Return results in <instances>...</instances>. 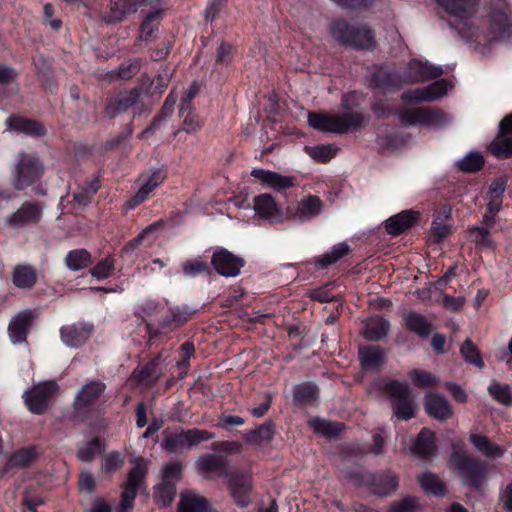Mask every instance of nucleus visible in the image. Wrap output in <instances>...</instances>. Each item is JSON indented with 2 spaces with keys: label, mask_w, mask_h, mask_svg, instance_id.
Instances as JSON below:
<instances>
[{
  "label": "nucleus",
  "mask_w": 512,
  "mask_h": 512,
  "mask_svg": "<svg viewBox=\"0 0 512 512\" xmlns=\"http://www.w3.org/2000/svg\"><path fill=\"white\" fill-rule=\"evenodd\" d=\"M355 94L344 95L342 98V107L350 110L352 107L348 104L349 98ZM369 117L362 112L345 111L335 115L320 114L309 112V125L321 132H330L335 134H347L356 129L365 126Z\"/></svg>",
  "instance_id": "1"
},
{
  "label": "nucleus",
  "mask_w": 512,
  "mask_h": 512,
  "mask_svg": "<svg viewBox=\"0 0 512 512\" xmlns=\"http://www.w3.org/2000/svg\"><path fill=\"white\" fill-rule=\"evenodd\" d=\"M373 388L387 398L397 420L409 421L416 416L418 405L406 381L380 379L373 383Z\"/></svg>",
  "instance_id": "2"
},
{
  "label": "nucleus",
  "mask_w": 512,
  "mask_h": 512,
  "mask_svg": "<svg viewBox=\"0 0 512 512\" xmlns=\"http://www.w3.org/2000/svg\"><path fill=\"white\" fill-rule=\"evenodd\" d=\"M160 448L169 454H180L190 450L201 442L214 438V434L197 428L180 429L178 431L164 430Z\"/></svg>",
  "instance_id": "3"
},
{
  "label": "nucleus",
  "mask_w": 512,
  "mask_h": 512,
  "mask_svg": "<svg viewBox=\"0 0 512 512\" xmlns=\"http://www.w3.org/2000/svg\"><path fill=\"white\" fill-rule=\"evenodd\" d=\"M43 173L44 164L39 156L36 153L21 151L18 154V160L12 171V185L18 191L24 190L38 181Z\"/></svg>",
  "instance_id": "4"
},
{
  "label": "nucleus",
  "mask_w": 512,
  "mask_h": 512,
  "mask_svg": "<svg viewBox=\"0 0 512 512\" xmlns=\"http://www.w3.org/2000/svg\"><path fill=\"white\" fill-rule=\"evenodd\" d=\"M134 466L129 470L127 481L123 484L121 500L119 503L118 512H132L134 507V500L141 485L144 483L146 474V464L141 457L135 458Z\"/></svg>",
  "instance_id": "5"
},
{
  "label": "nucleus",
  "mask_w": 512,
  "mask_h": 512,
  "mask_svg": "<svg viewBox=\"0 0 512 512\" xmlns=\"http://www.w3.org/2000/svg\"><path fill=\"white\" fill-rule=\"evenodd\" d=\"M454 462L464 485L474 489H479L482 486L488 473V467L484 461L476 460L465 454H458L454 456Z\"/></svg>",
  "instance_id": "6"
},
{
  "label": "nucleus",
  "mask_w": 512,
  "mask_h": 512,
  "mask_svg": "<svg viewBox=\"0 0 512 512\" xmlns=\"http://www.w3.org/2000/svg\"><path fill=\"white\" fill-rule=\"evenodd\" d=\"M356 477L360 485L367 486L371 493L381 497L391 495L399 487V477L392 470L364 472Z\"/></svg>",
  "instance_id": "7"
},
{
  "label": "nucleus",
  "mask_w": 512,
  "mask_h": 512,
  "mask_svg": "<svg viewBox=\"0 0 512 512\" xmlns=\"http://www.w3.org/2000/svg\"><path fill=\"white\" fill-rule=\"evenodd\" d=\"M397 115L404 126L436 127L446 121V115L442 110L431 107L401 109Z\"/></svg>",
  "instance_id": "8"
},
{
  "label": "nucleus",
  "mask_w": 512,
  "mask_h": 512,
  "mask_svg": "<svg viewBox=\"0 0 512 512\" xmlns=\"http://www.w3.org/2000/svg\"><path fill=\"white\" fill-rule=\"evenodd\" d=\"M58 385L54 381L40 382L24 391L23 399L28 410L36 415L44 414L53 395L57 392Z\"/></svg>",
  "instance_id": "9"
},
{
  "label": "nucleus",
  "mask_w": 512,
  "mask_h": 512,
  "mask_svg": "<svg viewBox=\"0 0 512 512\" xmlns=\"http://www.w3.org/2000/svg\"><path fill=\"white\" fill-rule=\"evenodd\" d=\"M245 260L233 254L224 247H216L211 257V265L214 270L223 277L233 278L241 273L245 266Z\"/></svg>",
  "instance_id": "10"
},
{
  "label": "nucleus",
  "mask_w": 512,
  "mask_h": 512,
  "mask_svg": "<svg viewBox=\"0 0 512 512\" xmlns=\"http://www.w3.org/2000/svg\"><path fill=\"white\" fill-rule=\"evenodd\" d=\"M197 310L192 307L183 305L168 306L164 310L163 315L157 320L159 333L162 331H173L190 321Z\"/></svg>",
  "instance_id": "11"
},
{
  "label": "nucleus",
  "mask_w": 512,
  "mask_h": 512,
  "mask_svg": "<svg viewBox=\"0 0 512 512\" xmlns=\"http://www.w3.org/2000/svg\"><path fill=\"white\" fill-rule=\"evenodd\" d=\"M371 86L383 93L398 90L405 83L403 77L389 66H373L370 69Z\"/></svg>",
  "instance_id": "12"
},
{
  "label": "nucleus",
  "mask_w": 512,
  "mask_h": 512,
  "mask_svg": "<svg viewBox=\"0 0 512 512\" xmlns=\"http://www.w3.org/2000/svg\"><path fill=\"white\" fill-rule=\"evenodd\" d=\"M43 209L44 206L40 202L25 201L7 217L6 222L14 228L37 225L42 220Z\"/></svg>",
  "instance_id": "13"
},
{
  "label": "nucleus",
  "mask_w": 512,
  "mask_h": 512,
  "mask_svg": "<svg viewBox=\"0 0 512 512\" xmlns=\"http://www.w3.org/2000/svg\"><path fill=\"white\" fill-rule=\"evenodd\" d=\"M140 96L141 89L138 87L123 90L109 96L105 105L106 116L108 118H114L117 115L126 112L129 108L138 103Z\"/></svg>",
  "instance_id": "14"
},
{
  "label": "nucleus",
  "mask_w": 512,
  "mask_h": 512,
  "mask_svg": "<svg viewBox=\"0 0 512 512\" xmlns=\"http://www.w3.org/2000/svg\"><path fill=\"white\" fill-rule=\"evenodd\" d=\"M488 150L497 159L512 157V114L500 121L498 136L490 143Z\"/></svg>",
  "instance_id": "15"
},
{
  "label": "nucleus",
  "mask_w": 512,
  "mask_h": 512,
  "mask_svg": "<svg viewBox=\"0 0 512 512\" xmlns=\"http://www.w3.org/2000/svg\"><path fill=\"white\" fill-rule=\"evenodd\" d=\"M167 301H157L154 299H145L138 305L135 316L141 319L146 325V330L151 336L159 334L157 320L163 315Z\"/></svg>",
  "instance_id": "16"
},
{
  "label": "nucleus",
  "mask_w": 512,
  "mask_h": 512,
  "mask_svg": "<svg viewBox=\"0 0 512 512\" xmlns=\"http://www.w3.org/2000/svg\"><path fill=\"white\" fill-rule=\"evenodd\" d=\"M93 332L94 325L84 321L67 324L60 328L61 340L71 348L83 346L90 339Z\"/></svg>",
  "instance_id": "17"
},
{
  "label": "nucleus",
  "mask_w": 512,
  "mask_h": 512,
  "mask_svg": "<svg viewBox=\"0 0 512 512\" xmlns=\"http://www.w3.org/2000/svg\"><path fill=\"white\" fill-rule=\"evenodd\" d=\"M447 88V81L445 79H439L426 87L403 92L401 99L409 102H431L446 95Z\"/></svg>",
  "instance_id": "18"
},
{
  "label": "nucleus",
  "mask_w": 512,
  "mask_h": 512,
  "mask_svg": "<svg viewBox=\"0 0 512 512\" xmlns=\"http://www.w3.org/2000/svg\"><path fill=\"white\" fill-rule=\"evenodd\" d=\"M33 320L34 313L30 309L22 310L11 318L8 334L13 344H21L26 341Z\"/></svg>",
  "instance_id": "19"
},
{
  "label": "nucleus",
  "mask_w": 512,
  "mask_h": 512,
  "mask_svg": "<svg viewBox=\"0 0 512 512\" xmlns=\"http://www.w3.org/2000/svg\"><path fill=\"white\" fill-rule=\"evenodd\" d=\"M231 495L240 507L248 506L252 489L251 476L246 472H233L228 478Z\"/></svg>",
  "instance_id": "20"
},
{
  "label": "nucleus",
  "mask_w": 512,
  "mask_h": 512,
  "mask_svg": "<svg viewBox=\"0 0 512 512\" xmlns=\"http://www.w3.org/2000/svg\"><path fill=\"white\" fill-rule=\"evenodd\" d=\"M253 209L257 216L271 224L283 221L282 211L270 194L255 196Z\"/></svg>",
  "instance_id": "21"
},
{
  "label": "nucleus",
  "mask_w": 512,
  "mask_h": 512,
  "mask_svg": "<svg viewBox=\"0 0 512 512\" xmlns=\"http://www.w3.org/2000/svg\"><path fill=\"white\" fill-rule=\"evenodd\" d=\"M512 19L506 11L494 9L490 14L489 34L493 41H502L510 37Z\"/></svg>",
  "instance_id": "22"
},
{
  "label": "nucleus",
  "mask_w": 512,
  "mask_h": 512,
  "mask_svg": "<svg viewBox=\"0 0 512 512\" xmlns=\"http://www.w3.org/2000/svg\"><path fill=\"white\" fill-rule=\"evenodd\" d=\"M437 2L450 15L467 20L476 15L481 0H437Z\"/></svg>",
  "instance_id": "23"
},
{
  "label": "nucleus",
  "mask_w": 512,
  "mask_h": 512,
  "mask_svg": "<svg viewBox=\"0 0 512 512\" xmlns=\"http://www.w3.org/2000/svg\"><path fill=\"white\" fill-rule=\"evenodd\" d=\"M251 175L261 181L264 185L269 186L278 192L291 188L296 183V178L294 176H286L271 170H264L260 168L253 169L251 171Z\"/></svg>",
  "instance_id": "24"
},
{
  "label": "nucleus",
  "mask_w": 512,
  "mask_h": 512,
  "mask_svg": "<svg viewBox=\"0 0 512 512\" xmlns=\"http://www.w3.org/2000/svg\"><path fill=\"white\" fill-rule=\"evenodd\" d=\"M469 442L477 452L487 459L502 458L507 451L504 446L492 442L486 435L480 433H470Z\"/></svg>",
  "instance_id": "25"
},
{
  "label": "nucleus",
  "mask_w": 512,
  "mask_h": 512,
  "mask_svg": "<svg viewBox=\"0 0 512 512\" xmlns=\"http://www.w3.org/2000/svg\"><path fill=\"white\" fill-rule=\"evenodd\" d=\"M424 407L429 416L441 422L448 420L453 415L449 401L439 394H427L424 398Z\"/></svg>",
  "instance_id": "26"
},
{
  "label": "nucleus",
  "mask_w": 512,
  "mask_h": 512,
  "mask_svg": "<svg viewBox=\"0 0 512 512\" xmlns=\"http://www.w3.org/2000/svg\"><path fill=\"white\" fill-rule=\"evenodd\" d=\"M229 460L218 454H205L196 460L197 468L201 472L214 473L218 477H228L231 473L228 472L227 467Z\"/></svg>",
  "instance_id": "27"
},
{
  "label": "nucleus",
  "mask_w": 512,
  "mask_h": 512,
  "mask_svg": "<svg viewBox=\"0 0 512 512\" xmlns=\"http://www.w3.org/2000/svg\"><path fill=\"white\" fill-rule=\"evenodd\" d=\"M106 389L102 381H91L82 386L75 397V408L84 409L92 406Z\"/></svg>",
  "instance_id": "28"
},
{
  "label": "nucleus",
  "mask_w": 512,
  "mask_h": 512,
  "mask_svg": "<svg viewBox=\"0 0 512 512\" xmlns=\"http://www.w3.org/2000/svg\"><path fill=\"white\" fill-rule=\"evenodd\" d=\"M419 218V212L414 210H404L391 216L386 220V232L392 236H397L405 230L412 227Z\"/></svg>",
  "instance_id": "29"
},
{
  "label": "nucleus",
  "mask_w": 512,
  "mask_h": 512,
  "mask_svg": "<svg viewBox=\"0 0 512 512\" xmlns=\"http://www.w3.org/2000/svg\"><path fill=\"white\" fill-rule=\"evenodd\" d=\"M406 329L419 336L420 338H428L433 331V324L426 316L415 312L405 311L402 315Z\"/></svg>",
  "instance_id": "30"
},
{
  "label": "nucleus",
  "mask_w": 512,
  "mask_h": 512,
  "mask_svg": "<svg viewBox=\"0 0 512 512\" xmlns=\"http://www.w3.org/2000/svg\"><path fill=\"white\" fill-rule=\"evenodd\" d=\"M144 0H119L110 7V13L103 19L107 24L119 23L128 15L136 13Z\"/></svg>",
  "instance_id": "31"
},
{
  "label": "nucleus",
  "mask_w": 512,
  "mask_h": 512,
  "mask_svg": "<svg viewBox=\"0 0 512 512\" xmlns=\"http://www.w3.org/2000/svg\"><path fill=\"white\" fill-rule=\"evenodd\" d=\"M7 126L19 133L32 137H44L47 134L45 126L36 120L10 116L6 120Z\"/></svg>",
  "instance_id": "32"
},
{
  "label": "nucleus",
  "mask_w": 512,
  "mask_h": 512,
  "mask_svg": "<svg viewBox=\"0 0 512 512\" xmlns=\"http://www.w3.org/2000/svg\"><path fill=\"white\" fill-rule=\"evenodd\" d=\"M165 179V174L161 170H155L151 176L146 180H143V184L137 191V193L126 202L128 209H134L140 205L148 195L158 187Z\"/></svg>",
  "instance_id": "33"
},
{
  "label": "nucleus",
  "mask_w": 512,
  "mask_h": 512,
  "mask_svg": "<svg viewBox=\"0 0 512 512\" xmlns=\"http://www.w3.org/2000/svg\"><path fill=\"white\" fill-rule=\"evenodd\" d=\"M323 202L316 195H307L299 202L295 218L299 221H307L317 217L323 210Z\"/></svg>",
  "instance_id": "34"
},
{
  "label": "nucleus",
  "mask_w": 512,
  "mask_h": 512,
  "mask_svg": "<svg viewBox=\"0 0 512 512\" xmlns=\"http://www.w3.org/2000/svg\"><path fill=\"white\" fill-rule=\"evenodd\" d=\"M410 81L413 83L424 82L429 79H434L443 74V69L439 66H434L420 61H412L409 64Z\"/></svg>",
  "instance_id": "35"
},
{
  "label": "nucleus",
  "mask_w": 512,
  "mask_h": 512,
  "mask_svg": "<svg viewBox=\"0 0 512 512\" xmlns=\"http://www.w3.org/2000/svg\"><path fill=\"white\" fill-rule=\"evenodd\" d=\"M410 450L413 454L423 458L434 454L436 451L434 433L427 428H423L411 445Z\"/></svg>",
  "instance_id": "36"
},
{
  "label": "nucleus",
  "mask_w": 512,
  "mask_h": 512,
  "mask_svg": "<svg viewBox=\"0 0 512 512\" xmlns=\"http://www.w3.org/2000/svg\"><path fill=\"white\" fill-rule=\"evenodd\" d=\"M351 42L350 48L356 50H373L377 44L373 31L364 24H356Z\"/></svg>",
  "instance_id": "37"
},
{
  "label": "nucleus",
  "mask_w": 512,
  "mask_h": 512,
  "mask_svg": "<svg viewBox=\"0 0 512 512\" xmlns=\"http://www.w3.org/2000/svg\"><path fill=\"white\" fill-rule=\"evenodd\" d=\"M275 435V424L271 420L265 421L258 428L247 431L243 438L252 445L261 446L273 440Z\"/></svg>",
  "instance_id": "38"
},
{
  "label": "nucleus",
  "mask_w": 512,
  "mask_h": 512,
  "mask_svg": "<svg viewBox=\"0 0 512 512\" xmlns=\"http://www.w3.org/2000/svg\"><path fill=\"white\" fill-rule=\"evenodd\" d=\"M161 19V11L153 10L147 13L140 25V34L134 46L140 48L141 42L154 39V33L158 30Z\"/></svg>",
  "instance_id": "39"
},
{
  "label": "nucleus",
  "mask_w": 512,
  "mask_h": 512,
  "mask_svg": "<svg viewBox=\"0 0 512 512\" xmlns=\"http://www.w3.org/2000/svg\"><path fill=\"white\" fill-rule=\"evenodd\" d=\"M12 282L20 289H32L37 283V273L31 265L21 264L14 267Z\"/></svg>",
  "instance_id": "40"
},
{
  "label": "nucleus",
  "mask_w": 512,
  "mask_h": 512,
  "mask_svg": "<svg viewBox=\"0 0 512 512\" xmlns=\"http://www.w3.org/2000/svg\"><path fill=\"white\" fill-rule=\"evenodd\" d=\"M142 60L140 58L128 59L126 62L120 64L117 68L107 73V78L110 81L116 80H130L137 75L141 69Z\"/></svg>",
  "instance_id": "41"
},
{
  "label": "nucleus",
  "mask_w": 512,
  "mask_h": 512,
  "mask_svg": "<svg viewBox=\"0 0 512 512\" xmlns=\"http://www.w3.org/2000/svg\"><path fill=\"white\" fill-rule=\"evenodd\" d=\"M177 512H209V504L204 497L193 492H182Z\"/></svg>",
  "instance_id": "42"
},
{
  "label": "nucleus",
  "mask_w": 512,
  "mask_h": 512,
  "mask_svg": "<svg viewBox=\"0 0 512 512\" xmlns=\"http://www.w3.org/2000/svg\"><path fill=\"white\" fill-rule=\"evenodd\" d=\"M389 329L390 323L387 319L373 317L366 322L362 334L368 341H379L387 336Z\"/></svg>",
  "instance_id": "43"
},
{
  "label": "nucleus",
  "mask_w": 512,
  "mask_h": 512,
  "mask_svg": "<svg viewBox=\"0 0 512 512\" xmlns=\"http://www.w3.org/2000/svg\"><path fill=\"white\" fill-rule=\"evenodd\" d=\"M355 26L356 24H351L344 19L335 20L330 26L331 36L340 45L350 47Z\"/></svg>",
  "instance_id": "44"
},
{
  "label": "nucleus",
  "mask_w": 512,
  "mask_h": 512,
  "mask_svg": "<svg viewBox=\"0 0 512 512\" xmlns=\"http://www.w3.org/2000/svg\"><path fill=\"white\" fill-rule=\"evenodd\" d=\"M64 262L69 270L79 271L92 264V256L86 249H75L67 253Z\"/></svg>",
  "instance_id": "45"
},
{
  "label": "nucleus",
  "mask_w": 512,
  "mask_h": 512,
  "mask_svg": "<svg viewBox=\"0 0 512 512\" xmlns=\"http://www.w3.org/2000/svg\"><path fill=\"white\" fill-rule=\"evenodd\" d=\"M318 387L310 382H303L296 385L293 389V400L298 405H307L318 398Z\"/></svg>",
  "instance_id": "46"
},
{
  "label": "nucleus",
  "mask_w": 512,
  "mask_h": 512,
  "mask_svg": "<svg viewBox=\"0 0 512 512\" xmlns=\"http://www.w3.org/2000/svg\"><path fill=\"white\" fill-rule=\"evenodd\" d=\"M308 423L315 433L327 438H336L343 428V424L339 422L327 421L318 417L309 420Z\"/></svg>",
  "instance_id": "47"
},
{
  "label": "nucleus",
  "mask_w": 512,
  "mask_h": 512,
  "mask_svg": "<svg viewBox=\"0 0 512 512\" xmlns=\"http://www.w3.org/2000/svg\"><path fill=\"white\" fill-rule=\"evenodd\" d=\"M36 457L34 448L25 447L15 452L7 461L4 472H8L12 468L28 467Z\"/></svg>",
  "instance_id": "48"
},
{
  "label": "nucleus",
  "mask_w": 512,
  "mask_h": 512,
  "mask_svg": "<svg viewBox=\"0 0 512 512\" xmlns=\"http://www.w3.org/2000/svg\"><path fill=\"white\" fill-rule=\"evenodd\" d=\"M417 479L425 492L435 496L445 495V485L436 474L425 472L418 475Z\"/></svg>",
  "instance_id": "49"
},
{
  "label": "nucleus",
  "mask_w": 512,
  "mask_h": 512,
  "mask_svg": "<svg viewBox=\"0 0 512 512\" xmlns=\"http://www.w3.org/2000/svg\"><path fill=\"white\" fill-rule=\"evenodd\" d=\"M359 356L364 368H373L385 361L384 353L378 346L360 348Z\"/></svg>",
  "instance_id": "50"
},
{
  "label": "nucleus",
  "mask_w": 512,
  "mask_h": 512,
  "mask_svg": "<svg viewBox=\"0 0 512 512\" xmlns=\"http://www.w3.org/2000/svg\"><path fill=\"white\" fill-rule=\"evenodd\" d=\"M351 249L345 242L334 245L331 250L317 259V264L321 268H326L329 265L336 263L339 259L350 253Z\"/></svg>",
  "instance_id": "51"
},
{
  "label": "nucleus",
  "mask_w": 512,
  "mask_h": 512,
  "mask_svg": "<svg viewBox=\"0 0 512 512\" xmlns=\"http://www.w3.org/2000/svg\"><path fill=\"white\" fill-rule=\"evenodd\" d=\"M176 495V485L172 481H162L154 488L155 501L166 507L172 503Z\"/></svg>",
  "instance_id": "52"
},
{
  "label": "nucleus",
  "mask_w": 512,
  "mask_h": 512,
  "mask_svg": "<svg viewBox=\"0 0 512 512\" xmlns=\"http://www.w3.org/2000/svg\"><path fill=\"white\" fill-rule=\"evenodd\" d=\"M387 512H423V505L419 498L407 496L391 502Z\"/></svg>",
  "instance_id": "53"
},
{
  "label": "nucleus",
  "mask_w": 512,
  "mask_h": 512,
  "mask_svg": "<svg viewBox=\"0 0 512 512\" xmlns=\"http://www.w3.org/2000/svg\"><path fill=\"white\" fill-rule=\"evenodd\" d=\"M488 392L499 404L512 406V387L509 384H492L488 387Z\"/></svg>",
  "instance_id": "54"
},
{
  "label": "nucleus",
  "mask_w": 512,
  "mask_h": 512,
  "mask_svg": "<svg viewBox=\"0 0 512 512\" xmlns=\"http://www.w3.org/2000/svg\"><path fill=\"white\" fill-rule=\"evenodd\" d=\"M471 241L483 248H493L494 241L491 238L488 227L472 226L468 228Z\"/></svg>",
  "instance_id": "55"
},
{
  "label": "nucleus",
  "mask_w": 512,
  "mask_h": 512,
  "mask_svg": "<svg viewBox=\"0 0 512 512\" xmlns=\"http://www.w3.org/2000/svg\"><path fill=\"white\" fill-rule=\"evenodd\" d=\"M484 166V157L479 152H470L458 162L461 171L474 173Z\"/></svg>",
  "instance_id": "56"
},
{
  "label": "nucleus",
  "mask_w": 512,
  "mask_h": 512,
  "mask_svg": "<svg viewBox=\"0 0 512 512\" xmlns=\"http://www.w3.org/2000/svg\"><path fill=\"white\" fill-rule=\"evenodd\" d=\"M134 374H137V377L140 381H147L151 383H155L161 376V369L159 367V359L155 358L149 363H147L140 370H135Z\"/></svg>",
  "instance_id": "57"
},
{
  "label": "nucleus",
  "mask_w": 512,
  "mask_h": 512,
  "mask_svg": "<svg viewBox=\"0 0 512 512\" xmlns=\"http://www.w3.org/2000/svg\"><path fill=\"white\" fill-rule=\"evenodd\" d=\"M182 271L189 277H196L200 274H211L209 264L201 258L185 261L182 265Z\"/></svg>",
  "instance_id": "58"
},
{
  "label": "nucleus",
  "mask_w": 512,
  "mask_h": 512,
  "mask_svg": "<svg viewBox=\"0 0 512 512\" xmlns=\"http://www.w3.org/2000/svg\"><path fill=\"white\" fill-rule=\"evenodd\" d=\"M460 353L467 363L473 364L479 368L484 366L478 348L472 343L470 339H466L463 342L460 348Z\"/></svg>",
  "instance_id": "59"
},
{
  "label": "nucleus",
  "mask_w": 512,
  "mask_h": 512,
  "mask_svg": "<svg viewBox=\"0 0 512 512\" xmlns=\"http://www.w3.org/2000/svg\"><path fill=\"white\" fill-rule=\"evenodd\" d=\"M115 270V260L111 256L106 257L105 259L98 262L92 269H90V274L98 279H106L113 274Z\"/></svg>",
  "instance_id": "60"
},
{
  "label": "nucleus",
  "mask_w": 512,
  "mask_h": 512,
  "mask_svg": "<svg viewBox=\"0 0 512 512\" xmlns=\"http://www.w3.org/2000/svg\"><path fill=\"white\" fill-rule=\"evenodd\" d=\"M333 145H318L309 149V155L318 163H326L336 155Z\"/></svg>",
  "instance_id": "61"
},
{
  "label": "nucleus",
  "mask_w": 512,
  "mask_h": 512,
  "mask_svg": "<svg viewBox=\"0 0 512 512\" xmlns=\"http://www.w3.org/2000/svg\"><path fill=\"white\" fill-rule=\"evenodd\" d=\"M101 451L102 448L100 440L98 438H94L88 442L86 446L78 450L77 456L79 460L83 462H90L96 457V455L100 454Z\"/></svg>",
  "instance_id": "62"
},
{
  "label": "nucleus",
  "mask_w": 512,
  "mask_h": 512,
  "mask_svg": "<svg viewBox=\"0 0 512 512\" xmlns=\"http://www.w3.org/2000/svg\"><path fill=\"white\" fill-rule=\"evenodd\" d=\"M124 464L118 452H110L106 454L101 463V470L105 473H114L122 468Z\"/></svg>",
  "instance_id": "63"
},
{
  "label": "nucleus",
  "mask_w": 512,
  "mask_h": 512,
  "mask_svg": "<svg viewBox=\"0 0 512 512\" xmlns=\"http://www.w3.org/2000/svg\"><path fill=\"white\" fill-rule=\"evenodd\" d=\"M182 464L179 461H169L162 468L163 481H172L175 485L176 482L181 480Z\"/></svg>",
  "instance_id": "64"
}]
</instances>
